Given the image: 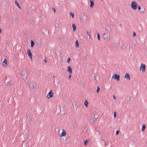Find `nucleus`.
Here are the masks:
<instances>
[{
    "mask_svg": "<svg viewBox=\"0 0 147 147\" xmlns=\"http://www.w3.org/2000/svg\"><path fill=\"white\" fill-rule=\"evenodd\" d=\"M70 15L71 16L72 18H74V13L72 12H70L69 13Z\"/></svg>",
    "mask_w": 147,
    "mask_h": 147,
    "instance_id": "24",
    "label": "nucleus"
},
{
    "mask_svg": "<svg viewBox=\"0 0 147 147\" xmlns=\"http://www.w3.org/2000/svg\"><path fill=\"white\" fill-rule=\"evenodd\" d=\"M11 81V78L9 77H6L5 82L6 83L7 85H12L13 84L12 81Z\"/></svg>",
    "mask_w": 147,
    "mask_h": 147,
    "instance_id": "3",
    "label": "nucleus"
},
{
    "mask_svg": "<svg viewBox=\"0 0 147 147\" xmlns=\"http://www.w3.org/2000/svg\"><path fill=\"white\" fill-rule=\"evenodd\" d=\"M54 95V94L52 90H50L49 92L48 93L47 96V98H50L53 97Z\"/></svg>",
    "mask_w": 147,
    "mask_h": 147,
    "instance_id": "4",
    "label": "nucleus"
},
{
    "mask_svg": "<svg viewBox=\"0 0 147 147\" xmlns=\"http://www.w3.org/2000/svg\"><path fill=\"white\" fill-rule=\"evenodd\" d=\"M136 140V139L135 138L133 140V141H135Z\"/></svg>",
    "mask_w": 147,
    "mask_h": 147,
    "instance_id": "46",
    "label": "nucleus"
},
{
    "mask_svg": "<svg viewBox=\"0 0 147 147\" xmlns=\"http://www.w3.org/2000/svg\"><path fill=\"white\" fill-rule=\"evenodd\" d=\"M7 59H5L2 63V65L4 67H6L7 66Z\"/></svg>",
    "mask_w": 147,
    "mask_h": 147,
    "instance_id": "10",
    "label": "nucleus"
},
{
    "mask_svg": "<svg viewBox=\"0 0 147 147\" xmlns=\"http://www.w3.org/2000/svg\"><path fill=\"white\" fill-rule=\"evenodd\" d=\"M27 75L28 72L27 70L25 69H22L21 73L22 78L23 79L26 80L27 78Z\"/></svg>",
    "mask_w": 147,
    "mask_h": 147,
    "instance_id": "1",
    "label": "nucleus"
},
{
    "mask_svg": "<svg viewBox=\"0 0 147 147\" xmlns=\"http://www.w3.org/2000/svg\"><path fill=\"white\" fill-rule=\"evenodd\" d=\"M100 87L99 86H98L97 87V90H96V92L97 93H98L99 91V90H100Z\"/></svg>",
    "mask_w": 147,
    "mask_h": 147,
    "instance_id": "27",
    "label": "nucleus"
},
{
    "mask_svg": "<svg viewBox=\"0 0 147 147\" xmlns=\"http://www.w3.org/2000/svg\"><path fill=\"white\" fill-rule=\"evenodd\" d=\"M72 69L70 66L67 67V71L70 74H71L72 73Z\"/></svg>",
    "mask_w": 147,
    "mask_h": 147,
    "instance_id": "8",
    "label": "nucleus"
},
{
    "mask_svg": "<svg viewBox=\"0 0 147 147\" xmlns=\"http://www.w3.org/2000/svg\"><path fill=\"white\" fill-rule=\"evenodd\" d=\"M47 32H48V33H49V30H48V31H47Z\"/></svg>",
    "mask_w": 147,
    "mask_h": 147,
    "instance_id": "54",
    "label": "nucleus"
},
{
    "mask_svg": "<svg viewBox=\"0 0 147 147\" xmlns=\"http://www.w3.org/2000/svg\"><path fill=\"white\" fill-rule=\"evenodd\" d=\"M146 128V125L145 124H144L142 125V131H144Z\"/></svg>",
    "mask_w": 147,
    "mask_h": 147,
    "instance_id": "15",
    "label": "nucleus"
},
{
    "mask_svg": "<svg viewBox=\"0 0 147 147\" xmlns=\"http://www.w3.org/2000/svg\"><path fill=\"white\" fill-rule=\"evenodd\" d=\"M116 111H114V118H115L116 117Z\"/></svg>",
    "mask_w": 147,
    "mask_h": 147,
    "instance_id": "32",
    "label": "nucleus"
},
{
    "mask_svg": "<svg viewBox=\"0 0 147 147\" xmlns=\"http://www.w3.org/2000/svg\"><path fill=\"white\" fill-rule=\"evenodd\" d=\"M140 70L144 72L146 70V66L144 64L142 63L140 67Z\"/></svg>",
    "mask_w": 147,
    "mask_h": 147,
    "instance_id": "5",
    "label": "nucleus"
},
{
    "mask_svg": "<svg viewBox=\"0 0 147 147\" xmlns=\"http://www.w3.org/2000/svg\"><path fill=\"white\" fill-rule=\"evenodd\" d=\"M96 74H94V78L95 80H96Z\"/></svg>",
    "mask_w": 147,
    "mask_h": 147,
    "instance_id": "42",
    "label": "nucleus"
},
{
    "mask_svg": "<svg viewBox=\"0 0 147 147\" xmlns=\"http://www.w3.org/2000/svg\"><path fill=\"white\" fill-rule=\"evenodd\" d=\"M31 43V47H33L34 46V41L32 40H31L30 41Z\"/></svg>",
    "mask_w": 147,
    "mask_h": 147,
    "instance_id": "16",
    "label": "nucleus"
},
{
    "mask_svg": "<svg viewBox=\"0 0 147 147\" xmlns=\"http://www.w3.org/2000/svg\"><path fill=\"white\" fill-rule=\"evenodd\" d=\"M52 9L54 11V12H55L56 11V10L55 9L54 7H52Z\"/></svg>",
    "mask_w": 147,
    "mask_h": 147,
    "instance_id": "38",
    "label": "nucleus"
},
{
    "mask_svg": "<svg viewBox=\"0 0 147 147\" xmlns=\"http://www.w3.org/2000/svg\"><path fill=\"white\" fill-rule=\"evenodd\" d=\"M130 5L133 9L135 10L137 8L138 4L135 1H133L131 2Z\"/></svg>",
    "mask_w": 147,
    "mask_h": 147,
    "instance_id": "2",
    "label": "nucleus"
},
{
    "mask_svg": "<svg viewBox=\"0 0 147 147\" xmlns=\"http://www.w3.org/2000/svg\"><path fill=\"white\" fill-rule=\"evenodd\" d=\"M15 3L16 4V5L19 7V8H20V9H21V7L18 3V1L16 0H15Z\"/></svg>",
    "mask_w": 147,
    "mask_h": 147,
    "instance_id": "20",
    "label": "nucleus"
},
{
    "mask_svg": "<svg viewBox=\"0 0 147 147\" xmlns=\"http://www.w3.org/2000/svg\"><path fill=\"white\" fill-rule=\"evenodd\" d=\"M120 76L119 75H118L116 74H114V79L116 80L117 81H119L120 80Z\"/></svg>",
    "mask_w": 147,
    "mask_h": 147,
    "instance_id": "6",
    "label": "nucleus"
},
{
    "mask_svg": "<svg viewBox=\"0 0 147 147\" xmlns=\"http://www.w3.org/2000/svg\"><path fill=\"white\" fill-rule=\"evenodd\" d=\"M71 75L70 74V75H69L68 76V78L69 79H70L71 78Z\"/></svg>",
    "mask_w": 147,
    "mask_h": 147,
    "instance_id": "41",
    "label": "nucleus"
},
{
    "mask_svg": "<svg viewBox=\"0 0 147 147\" xmlns=\"http://www.w3.org/2000/svg\"><path fill=\"white\" fill-rule=\"evenodd\" d=\"M27 53H28V56H29L30 58H31L32 59V54L31 53L30 49H27Z\"/></svg>",
    "mask_w": 147,
    "mask_h": 147,
    "instance_id": "7",
    "label": "nucleus"
},
{
    "mask_svg": "<svg viewBox=\"0 0 147 147\" xmlns=\"http://www.w3.org/2000/svg\"><path fill=\"white\" fill-rule=\"evenodd\" d=\"M70 60H71V59L70 58V57H68V59H67V62L68 63H69V62H70Z\"/></svg>",
    "mask_w": 147,
    "mask_h": 147,
    "instance_id": "29",
    "label": "nucleus"
},
{
    "mask_svg": "<svg viewBox=\"0 0 147 147\" xmlns=\"http://www.w3.org/2000/svg\"><path fill=\"white\" fill-rule=\"evenodd\" d=\"M110 25H112V26H113V22L112 21H110Z\"/></svg>",
    "mask_w": 147,
    "mask_h": 147,
    "instance_id": "39",
    "label": "nucleus"
},
{
    "mask_svg": "<svg viewBox=\"0 0 147 147\" xmlns=\"http://www.w3.org/2000/svg\"><path fill=\"white\" fill-rule=\"evenodd\" d=\"M72 27L73 28V31H75L76 30V26L74 24H72Z\"/></svg>",
    "mask_w": 147,
    "mask_h": 147,
    "instance_id": "14",
    "label": "nucleus"
},
{
    "mask_svg": "<svg viewBox=\"0 0 147 147\" xmlns=\"http://www.w3.org/2000/svg\"><path fill=\"white\" fill-rule=\"evenodd\" d=\"M78 42V40H76V48L78 47L79 46V44Z\"/></svg>",
    "mask_w": 147,
    "mask_h": 147,
    "instance_id": "19",
    "label": "nucleus"
},
{
    "mask_svg": "<svg viewBox=\"0 0 147 147\" xmlns=\"http://www.w3.org/2000/svg\"><path fill=\"white\" fill-rule=\"evenodd\" d=\"M75 124L74 125H73V127H74H74L75 126Z\"/></svg>",
    "mask_w": 147,
    "mask_h": 147,
    "instance_id": "50",
    "label": "nucleus"
},
{
    "mask_svg": "<svg viewBox=\"0 0 147 147\" xmlns=\"http://www.w3.org/2000/svg\"><path fill=\"white\" fill-rule=\"evenodd\" d=\"M94 117H97V118L98 117V115L97 114V113H94Z\"/></svg>",
    "mask_w": 147,
    "mask_h": 147,
    "instance_id": "28",
    "label": "nucleus"
},
{
    "mask_svg": "<svg viewBox=\"0 0 147 147\" xmlns=\"http://www.w3.org/2000/svg\"><path fill=\"white\" fill-rule=\"evenodd\" d=\"M97 38L98 40H100V36L99 34L98 33H97Z\"/></svg>",
    "mask_w": 147,
    "mask_h": 147,
    "instance_id": "26",
    "label": "nucleus"
},
{
    "mask_svg": "<svg viewBox=\"0 0 147 147\" xmlns=\"http://www.w3.org/2000/svg\"><path fill=\"white\" fill-rule=\"evenodd\" d=\"M29 86L30 87V88H31L32 89H34V86L33 85H32V84H31L30 83L29 84Z\"/></svg>",
    "mask_w": 147,
    "mask_h": 147,
    "instance_id": "22",
    "label": "nucleus"
},
{
    "mask_svg": "<svg viewBox=\"0 0 147 147\" xmlns=\"http://www.w3.org/2000/svg\"><path fill=\"white\" fill-rule=\"evenodd\" d=\"M97 118V117H94L92 118V121H93V123L95 122L96 119Z\"/></svg>",
    "mask_w": 147,
    "mask_h": 147,
    "instance_id": "25",
    "label": "nucleus"
},
{
    "mask_svg": "<svg viewBox=\"0 0 147 147\" xmlns=\"http://www.w3.org/2000/svg\"><path fill=\"white\" fill-rule=\"evenodd\" d=\"M113 98L115 99L116 98V96L114 95H113Z\"/></svg>",
    "mask_w": 147,
    "mask_h": 147,
    "instance_id": "44",
    "label": "nucleus"
},
{
    "mask_svg": "<svg viewBox=\"0 0 147 147\" xmlns=\"http://www.w3.org/2000/svg\"><path fill=\"white\" fill-rule=\"evenodd\" d=\"M106 34L105 33L103 34V35L104 36L103 37L105 39V40H106L107 41L108 40H109V38H108V36H107V35H106Z\"/></svg>",
    "mask_w": 147,
    "mask_h": 147,
    "instance_id": "12",
    "label": "nucleus"
},
{
    "mask_svg": "<svg viewBox=\"0 0 147 147\" xmlns=\"http://www.w3.org/2000/svg\"><path fill=\"white\" fill-rule=\"evenodd\" d=\"M53 81L54 82H55V79H53Z\"/></svg>",
    "mask_w": 147,
    "mask_h": 147,
    "instance_id": "53",
    "label": "nucleus"
},
{
    "mask_svg": "<svg viewBox=\"0 0 147 147\" xmlns=\"http://www.w3.org/2000/svg\"><path fill=\"white\" fill-rule=\"evenodd\" d=\"M84 105L86 106V107H88V102L87 100H85V101L84 102Z\"/></svg>",
    "mask_w": 147,
    "mask_h": 147,
    "instance_id": "17",
    "label": "nucleus"
},
{
    "mask_svg": "<svg viewBox=\"0 0 147 147\" xmlns=\"http://www.w3.org/2000/svg\"><path fill=\"white\" fill-rule=\"evenodd\" d=\"M86 33H87V34H88V35L89 36V38H90V35L89 31H88L87 30L86 31Z\"/></svg>",
    "mask_w": 147,
    "mask_h": 147,
    "instance_id": "31",
    "label": "nucleus"
},
{
    "mask_svg": "<svg viewBox=\"0 0 147 147\" xmlns=\"http://www.w3.org/2000/svg\"><path fill=\"white\" fill-rule=\"evenodd\" d=\"M23 144H22V147H23ZM29 144L28 143L26 144V147H29Z\"/></svg>",
    "mask_w": 147,
    "mask_h": 147,
    "instance_id": "35",
    "label": "nucleus"
},
{
    "mask_svg": "<svg viewBox=\"0 0 147 147\" xmlns=\"http://www.w3.org/2000/svg\"><path fill=\"white\" fill-rule=\"evenodd\" d=\"M136 36V34L135 32H133V36Z\"/></svg>",
    "mask_w": 147,
    "mask_h": 147,
    "instance_id": "33",
    "label": "nucleus"
},
{
    "mask_svg": "<svg viewBox=\"0 0 147 147\" xmlns=\"http://www.w3.org/2000/svg\"><path fill=\"white\" fill-rule=\"evenodd\" d=\"M125 78L129 80H130L129 75L128 73L126 74H125Z\"/></svg>",
    "mask_w": 147,
    "mask_h": 147,
    "instance_id": "13",
    "label": "nucleus"
},
{
    "mask_svg": "<svg viewBox=\"0 0 147 147\" xmlns=\"http://www.w3.org/2000/svg\"><path fill=\"white\" fill-rule=\"evenodd\" d=\"M44 61L45 63H46L47 62V60L46 58H45L44 59Z\"/></svg>",
    "mask_w": 147,
    "mask_h": 147,
    "instance_id": "40",
    "label": "nucleus"
},
{
    "mask_svg": "<svg viewBox=\"0 0 147 147\" xmlns=\"http://www.w3.org/2000/svg\"><path fill=\"white\" fill-rule=\"evenodd\" d=\"M69 137H66V139H65V141H67V139L69 138Z\"/></svg>",
    "mask_w": 147,
    "mask_h": 147,
    "instance_id": "43",
    "label": "nucleus"
},
{
    "mask_svg": "<svg viewBox=\"0 0 147 147\" xmlns=\"http://www.w3.org/2000/svg\"><path fill=\"white\" fill-rule=\"evenodd\" d=\"M113 76L112 78H113Z\"/></svg>",
    "mask_w": 147,
    "mask_h": 147,
    "instance_id": "56",
    "label": "nucleus"
},
{
    "mask_svg": "<svg viewBox=\"0 0 147 147\" xmlns=\"http://www.w3.org/2000/svg\"><path fill=\"white\" fill-rule=\"evenodd\" d=\"M66 134V132L64 129H63L62 132L60 134V136L63 137L65 136Z\"/></svg>",
    "mask_w": 147,
    "mask_h": 147,
    "instance_id": "9",
    "label": "nucleus"
},
{
    "mask_svg": "<svg viewBox=\"0 0 147 147\" xmlns=\"http://www.w3.org/2000/svg\"><path fill=\"white\" fill-rule=\"evenodd\" d=\"M55 76H53V78H55Z\"/></svg>",
    "mask_w": 147,
    "mask_h": 147,
    "instance_id": "51",
    "label": "nucleus"
},
{
    "mask_svg": "<svg viewBox=\"0 0 147 147\" xmlns=\"http://www.w3.org/2000/svg\"><path fill=\"white\" fill-rule=\"evenodd\" d=\"M105 146L107 145V144H106V142H105Z\"/></svg>",
    "mask_w": 147,
    "mask_h": 147,
    "instance_id": "49",
    "label": "nucleus"
},
{
    "mask_svg": "<svg viewBox=\"0 0 147 147\" xmlns=\"http://www.w3.org/2000/svg\"><path fill=\"white\" fill-rule=\"evenodd\" d=\"M105 29L107 31H108V30L106 28H105Z\"/></svg>",
    "mask_w": 147,
    "mask_h": 147,
    "instance_id": "47",
    "label": "nucleus"
},
{
    "mask_svg": "<svg viewBox=\"0 0 147 147\" xmlns=\"http://www.w3.org/2000/svg\"><path fill=\"white\" fill-rule=\"evenodd\" d=\"M145 11V9H144H144L143 10H142L141 11H140L142 13H143Z\"/></svg>",
    "mask_w": 147,
    "mask_h": 147,
    "instance_id": "36",
    "label": "nucleus"
},
{
    "mask_svg": "<svg viewBox=\"0 0 147 147\" xmlns=\"http://www.w3.org/2000/svg\"><path fill=\"white\" fill-rule=\"evenodd\" d=\"M121 25H122L121 24H120V26H121Z\"/></svg>",
    "mask_w": 147,
    "mask_h": 147,
    "instance_id": "52",
    "label": "nucleus"
},
{
    "mask_svg": "<svg viewBox=\"0 0 147 147\" xmlns=\"http://www.w3.org/2000/svg\"><path fill=\"white\" fill-rule=\"evenodd\" d=\"M31 24H34V22H33V21H31Z\"/></svg>",
    "mask_w": 147,
    "mask_h": 147,
    "instance_id": "45",
    "label": "nucleus"
},
{
    "mask_svg": "<svg viewBox=\"0 0 147 147\" xmlns=\"http://www.w3.org/2000/svg\"><path fill=\"white\" fill-rule=\"evenodd\" d=\"M119 133V130H117L116 131L115 134L116 135H118Z\"/></svg>",
    "mask_w": 147,
    "mask_h": 147,
    "instance_id": "34",
    "label": "nucleus"
},
{
    "mask_svg": "<svg viewBox=\"0 0 147 147\" xmlns=\"http://www.w3.org/2000/svg\"><path fill=\"white\" fill-rule=\"evenodd\" d=\"M137 7H138V10H140V9H141V7H140V6L138 5V6H137Z\"/></svg>",
    "mask_w": 147,
    "mask_h": 147,
    "instance_id": "37",
    "label": "nucleus"
},
{
    "mask_svg": "<svg viewBox=\"0 0 147 147\" xmlns=\"http://www.w3.org/2000/svg\"><path fill=\"white\" fill-rule=\"evenodd\" d=\"M60 22L59 20H58L56 24H55V27H58L59 25V24Z\"/></svg>",
    "mask_w": 147,
    "mask_h": 147,
    "instance_id": "21",
    "label": "nucleus"
},
{
    "mask_svg": "<svg viewBox=\"0 0 147 147\" xmlns=\"http://www.w3.org/2000/svg\"><path fill=\"white\" fill-rule=\"evenodd\" d=\"M89 142V140H86L84 141V144L85 146H86L88 142Z\"/></svg>",
    "mask_w": 147,
    "mask_h": 147,
    "instance_id": "23",
    "label": "nucleus"
},
{
    "mask_svg": "<svg viewBox=\"0 0 147 147\" xmlns=\"http://www.w3.org/2000/svg\"><path fill=\"white\" fill-rule=\"evenodd\" d=\"M90 6L91 8H92L94 7V2L92 0H90Z\"/></svg>",
    "mask_w": 147,
    "mask_h": 147,
    "instance_id": "11",
    "label": "nucleus"
},
{
    "mask_svg": "<svg viewBox=\"0 0 147 147\" xmlns=\"http://www.w3.org/2000/svg\"><path fill=\"white\" fill-rule=\"evenodd\" d=\"M138 30L139 31H141L142 30V28L139 25L138 26Z\"/></svg>",
    "mask_w": 147,
    "mask_h": 147,
    "instance_id": "18",
    "label": "nucleus"
},
{
    "mask_svg": "<svg viewBox=\"0 0 147 147\" xmlns=\"http://www.w3.org/2000/svg\"><path fill=\"white\" fill-rule=\"evenodd\" d=\"M1 28H0V33H1Z\"/></svg>",
    "mask_w": 147,
    "mask_h": 147,
    "instance_id": "48",
    "label": "nucleus"
},
{
    "mask_svg": "<svg viewBox=\"0 0 147 147\" xmlns=\"http://www.w3.org/2000/svg\"><path fill=\"white\" fill-rule=\"evenodd\" d=\"M81 20L82 22H85L86 20L85 19H84L83 18H81Z\"/></svg>",
    "mask_w": 147,
    "mask_h": 147,
    "instance_id": "30",
    "label": "nucleus"
},
{
    "mask_svg": "<svg viewBox=\"0 0 147 147\" xmlns=\"http://www.w3.org/2000/svg\"><path fill=\"white\" fill-rule=\"evenodd\" d=\"M43 34H45V33H44V32H43Z\"/></svg>",
    "mask_w": 147,
    "mask_h": 147,
    "instance_id": "55",
    "label": "nucleus"
}]
</instances>
